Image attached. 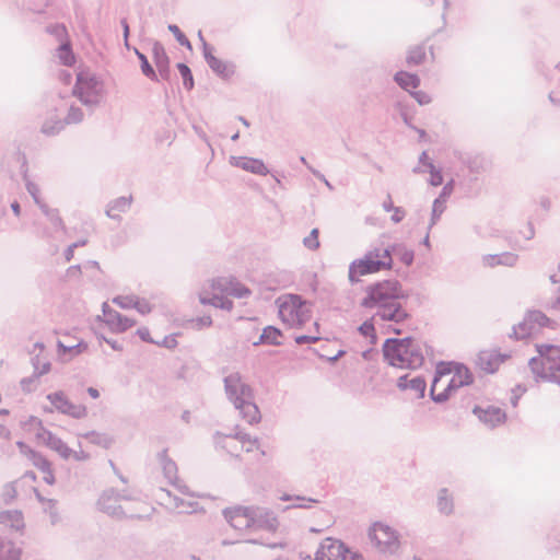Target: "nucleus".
I'll return each instance as SVG.
<instances>
[{"instance_id":"nucleus-1","label":"nucleus","mask_w":560,"mask_h":560,"mask_svg":"<svg viewBox=\"0 0 560 560\" xmlns=\"http://www.w3.org/2000/svg\"><path fill=\"white\" fill-rule=\"evenodd\" d=\"M224 520L240 534H266L277 536L283 526L277 512L255 505H234L223 510Z\"/></svg>"},{"instance_id":"nucleus-2","label":"nucleus","mask_w":560,"mask_h":560,"mask_svg":"<svg viewBox=\"0 0 560 560\" xmlns=\"http://www.w3.org/2000/svg\"><path fill=\"white\" fill-rule=\"evenodd\" d=\"M471 382V374L466 366L454 362H442L438 364L432 382V398L436 401H443L455 390L469 385Z\"/></svg>"},{"instance_id":"nucleus-3","label":"nucleus","mask_w":560,"mask_h":560,"mask_svg":"<svg viewBox=\"0 0 560 560\" xmlns=\"http://www.w3.org/2000/svg\"><path fill=\"white\" fill-rule=\"evenodd\" d=\"M250 291L242 283L234 279L219 278L209 283L200 293V302L202 304H211L215 307H232L230 298H245Z\"/></svg>"},{"instance_id":"nucleus-4","label":"nucleus","mask_w":560,"mask_h":560,"mask_svg":"<svg viewBox=\"0 0 560 560\" xmlns=\"http://www.w3.org/2000/svg\"><path fill=\"white\" fill-rule=\"evenodd\" d=\"M387 362L400 369H416L423 363L419 346L410 338L389 339L383 348Z\"/></svg>"},{"instance_id":"nucleus-5","label":"nucleus","mask_w":560,"mask_h":560,"mask_svg":"<svg viewBox=\"0 0 560 560\" xmlns=\"http://www.w3.org/2000/svg\"><path fill=\"white\" fill-rule=\"evenodd\" d=\"M537 354L529 360L532 372L544 381L560 385V346L537 343Z\"/></svg>"},{"instance_id":"nucleus-6","label":"nucleus","mask_w":560,"mask_h":560,"mask_svg":"<svg viewBox=\"0 0 560 560\" xmlns=\"http://www.w3.org/2000/svg\"><path fill=\"white\" fill-rule=\"evenodd\" d=\"M225 390L230 400L249 423H258L261 419L258 407L253 402L252 389L242 381L238 374L225 378Z\"/></svg>"},{"instance_id":"nucleus-7","label":"nucleus","mask_w":560,"mask_h":560,"mask_svg":"<svg viewBox=\"0 0 560 560\" xmlns=\"http://www.w3.org/2000/svg\"><path fill=\"white\" fill-rule=\"evenodd\" d=\"M392 264V255L387 248H375L366 253L362 258L351 262L348 275L349 280L358 282L361 277L389 269Z\"/></svg>"},{"instance_id":"nucleus-8","label":"nucleus","mask_w":560,"mask_h":560,"mask_svg":"<svg viewBox=\"0 0 560 560\" xmlns=\"http://www.w3.org/2000/svg\"><path fill=\"white\" fill-rule=\"evenodd\" d=\"M280 319L290 328H302L311 319V306L299 295L285 294L277 300Z\"/></svg>"},{"instance_id":"nucleus-9","label":"nucleus","mask_w":560,"mask_h":560,"mask_svg":"<svg viewBox=\"0 0 560 560\" xmlns=\"http://www.w3.org/2000/svg\"><path fill=\"white\" fill-rule=\"evenodd\" d=\"M217 444L236 458H244L246 454L248 455V460H258L265 456V451L261 450L258 440L246 434L237 433L235 435L221 436L218 439Z\"/></svg>"},{"instance_id":"nucleus-10","label":"nucleus","mask_w":560,"mask_h":560,"mask_svg":"<svg viewBox=\"0 0 560 560\" xmlns=\"http://www.w3.org/2000/svg\"><path fill=\"white\" fill-rule=\"evenodd\" d=\"M545 328L553 329L555 322L541 311L532 310L526 312L523 319L513 326L512 336L523 340L534 337Z\"/></svg>"},{"instance_id":"nucleus-11","label":"nucleus","mask_w":560,"mask_h":560,"mask_svg":"<svg viewBox=\"0 0 560 560\" xmlns=\"http://www.w3.org/2000/svg\"><path fill=\"white\" fill-rule=\"evenodd\" d=\"M399 283L395 280H384L366 288V296L362 300L364 307L386 305L390 300L402 298Z\"/></svg>"},{"instance_id":"nucleus-12","label":"nucleus","mask_w":560,"mask_h":560,"mask_svg":"<svg viewBox=\"0 0 560 560\" xmlns=\"http://www.w3.org/2000/svg\"><path fill=\"white\" fill-rule=\"evenodd\" d=\"M73 93L85 104H96L104 94V85L92 73L81 71L77 77Z\"/></svg>"},{"instance_id":"nucleus-13","label":"nucleus","mask_w":560,"mask_h":560,"mask_svg":"<svg viewBox=\"0 0 560 560\" xmlns=\"http://www.w3.org/2000/svg\"><path fill=\"white\" fill-rule=\"evenodd\" d=\"M314 560H364L363 557L350 549L336 538H326L315 552Z\"/></svg>"},{"instance_id":"nucleus-14","label":"nucleus","mask_w":560,"mask_h":560,"mask_svg":"<svg viewBox=\"0 0 560 560\" xmlns=\"http://www.w3.org/2000/svg\"><path fill=\"white\" fill-rule=\"evenodd\" d=\"M369 538L373 546L381 552H395L399 548V536L390 526L383 523H374L369 530Z\"/></svg>"},{"instance_id":"nucleus-15","label":"nucleus","mask_w":560,"mask_h":560,"mask_svg":"<svg viewBox=\"0 0 560 560\" xmlns=\"http://www.w3.org/2000/svg\"><path fill=\"white\" fill-rule=\"evenodd\" d=\"M472 413L479 421L491 428L503 424L506 420V413L502 408L486 400L476 404L472 407Z\"/></svg>"},{"instance_id":"nucleus-16","label":"nucleus","mask_w":560,"mask_h":560,"mask_svg":"<svg viewBox=\"0 0 560 560\" xmlns=\"http://www.w3.org/2000/svg\"><path fill=\"white\" fill-rule=\"evenodd\" d=\"M47 399L57 411L72 418L82 419L88 415V409L84 405L72 402L63 392L49 394Z\"/></svg>"},{"instance_id":"nucleus-17","label":"nucleus","mask_w":560,"mask_h":560,"mask_svg":"<svg viewBox=\"0 0 560 560\" xmlns=\"http://www.w3.org/2000/svg\"><path fill=\"white\" fill-rule=\"evenodd\" d=\"M100 319L108 327V329L116 334H121L136 326V320L131 317L125 316L114 308L109 307L106 303L103 305V314Z\"/></svg>"},{"instance_id":"nucleus-18","label":"nucleus","mask_w":560,"mask_h":560,"mask_svg":"<svg viewBox=\"0 0 560 560\" xmlns=\"http://www.w3.org/2000/svg\"><path fill=\"white\" fill-rule=\"evenodd\" d=\"M59 354L65 359L73 358L86 350V345L78 337L63 334L58 340Z\"/></svg>"},{"instance_id":"nucleus-19","label":"nucleus","mask_w":560,"mask_h":560,"mask_svg":"<svg viewBox=\"0 0 560 560\" xmlns=\"http://www.w3.org/2000/svg\"><path fill=\"white\" fill-rule=\"evenodd\" d=\"M506 355L501 354L498 350H482L478 355V365L486 373H494L505 361Z\"/></svg>"},{"instance_id":"nucleus-20","label":"nucleus","mask_w":560,"mask_h":560,"mask_svg":"<svg viewBox=\"0 0 560 560\" xmlns=\"http://www.w3.org/2000/svg\"><path fill=\"white\" fill-rule=\"evenodd\" d=\"M18 445H19L21 452L23 454H25L26 456H28L33 460V464L39 470H42V472L44 474L43 479L48 485H54L55 483V476H54L52 469L50 467V464L45 458H43L42 456L37 455L34 451H32L23 442H19Z\"/></svg>"},{"instance_id":"nucleus-21","label":"nucleus","mask_w":560,"mask_h":560,"mask_svg":"<svg viewBox=\"0 0 560 560\" xmlns=\"http://www.w3.org/2000/svg\"><path fill=\"white\" fill-rule=\"evenodd\" d=\"M230 164L246 172L262 176L267 175L269 172L261 160L248 156H231Z\"/></svg>"},{"instance_id":"nucleus-22","label":"nucleus","mask_w":560,"mask_h":560,"mask_svg":"<svg viewBox=\"0 0 560 560\" xmlns=\"http://www.w3.org/2000/svg\"><path fill=\"white\" fill-rule=\"evenodd\" d=\"M43 439L46 445L52 451L57 452L63 458L75 457V452L71 451L67 444L58 436L54 435L50 432H45Z\"/></svg>"},{"instance_id":"nucleus-23","label":"nucleus","mask_w":560,"mask_h":560,"mask_svg":"<svg viewBox=\"0 0 560 560\" xmlns=\"http://www.w3.org/2000/svg\"><path fill=\"white\" fill-rule=\"evenodd\" d=\"M206 60L209 65V67L217 72L218 74L228 78L233 73L232 67L225 62L224 60L220 59L219 57L214 56L211 52H206Z\"/></svg>"},{"instance_id":"nucleus-24","label":"nucleus","mask_w":560,"mask_h":560,"mask_svg":"<svg viewBox=\"0 0 560 560\" xmlns=\"http://www.w3.org/2000/svg\"><path fill=\"white\" fill-rule=\"evenodd\" d=\"M153 60L160 73L166 78L168 74L170 60L165 49L159 44L153 46Z\"/></svg>"},{"instance_id":"nucleus-25","label":"nucleus","mask_w":560,"mask_h":560,"mask_svg":"<svg viewBox=\"0 0 560 560\" xmlns=\"http://www.w3.org/2000/svg\"><path fill=\"white\" fill-rule=\"evenodd\" d=\"M131 207V198L120 197L110 202L107 214L113 219L120 218L121 213L127 212Z\"/></svg>"},{"instance_id":"nucleus-26","label":"nucleus","mask_w":560,"mask_h":560,"mask_svg":"<svg viewBox=\"0 0 560 560\" xmlns=\"http://www.w3.org/2000/svg\"><path fill=\"white\" fill-rule=\"evenodd\" d=\"M395 81L406 91L412 93L415 89L418 88L420 80L418 75L400 71L395 75Z\"/></svg>"},{"instance_id":"nucleus-27","label":"nucleus","mask_w":560,"mask_h":560,"mask_svg":"<svg viewBox=\"0 0 560 560\" xmlns=\"http://www.w3.org/2000/svg\"><path fill=\"white\" fill-rule=\"evenodd\" d=\"M383 310L380 313V316L384 320H395V322H401L405 320L408 317V314L396 304H393L390 306L383 305Z\"/></svg>"},{"instance_id":"nucleus-28","label":"nucleus","mask_w":560,"mask_h":560,"mask_svg":"<svg viewBox=\"0 0 560 560\" xmlns=\"http://www.w3.org/2000/svg\"><path fill=\"white\" fill-rule=\"evenodd\" d=\"M281 338H282V332L280 331V329H278L273 326L266 327L262 330V334L260 336L261 342L269 343V345H280Z\"/></svg>"},{"instance_id":"nucleus-29","label":"nucleus","mask_w":560,"mask_h":560,"mask_svg":"<svg viewBox=\"0 0 560 560\" xmlns=\"http://www.w3.org/2000/svg\"><path fill=\"white\" fill-rule=\"evenodd\" d=\"M425 59V49L421 45L413 46L409 49L407 56V62L409 65H420Z\"/></svg>"},{"instance_id":"nucleus-30","label":"nucleus","mask_w":560,"mask_h":560,"mask_svg":"<svg viewBox=\"0 0 560 560\" xmlns=\"http://www.w3.org/2000/svg\"><path fill=\"white\" fill-rule=\"evenodd\" d=\"M133 308L141 315H148L153 311L154 304L151 299L137 295Z\"/></svg>"},{"instance_id":"nucleus-31","label":"nucleus","mask_w":560,"mask_h":560,"mask_svg":"<svg viewBox=\"0 0 560 560\" xmlns=\"http://www.w3.org/2000/svg\"><path fill=\"white\" fill-rule=\"evenodd\" d=\"M58 57L60 61L66 66H72L75 61V57L69 46V44H62L58 49Z\"/></svg>"},{"instance_id":"nucleus-32","label":"nucleus","mask_w":560,"mask_h":560,"mask_svg":"<svg viewBox=\"0 0 560 560\" xmlns=\"http://www.w3.org/2000/svg\"><path fill=\"white\" fill-rule=\"evenodd\" d=\"M137 295L133 294H121L113 299V303L122 310H131L135 306V300Z\"/></svg>"},{"instance_id":"nucleus-33","label":"nucleus","mask_w":560,"mask_h":560,"mask_svg":"<svg viewBox=\"0 0 560 560\" xmlns=\"http://www.w3.org/2000/svg\"><path fill=\"white\" fill-rule=\"evenodd\" d=\"M279 500L280 501H296L299 503H294V504H291L289 505L288 508H291V506H299V508H306V506H310V504H306V503H315L317 502V500H313V499H305L303 497H300V495H289L287 493H283L279 497Z\"/></svg>"},{"instance_id":"nucleus-34","label":"nucleus","mask_w":560,"mask_h":560,"mask_svg":"<svg viewBox=\"0 0 560 560\" xmlns=\"http://www.w3.org/2000/svg\"><path fill=\"white\" fill-rule=\"evenodd\" d=\"M177 68L184 80L185 88L191 90L194 86V79L190 69L185 63H178Z\"/></svg>"},{"instance_id":"nucleus-35","label":"nucleus","mask_w":560,"mask_h":560,"mask_svg":"<svg viewBox=\"0 0 560 560\" xmlns=\"http://www.w3.org/2000/svg\"><path fill=\"white\" fill-rule=\"evenodd\" d=\"M168 30H170V32H172V34L175 36V38L182 46H185V47L191 49L190 42L188 40V38L185 36V34L179 30V27L177 25L172 24L168 26Z\"/></svg>"},{"instance_id":"nucleus-36","label":"nucleus","mask_w":560,"mask_h":560,"mask_svg":"<svg viewBox=\"0 0 560 560\" xmlns=\"http://www.w3.org/2000/svg\"><path fill=\"white\" fill-rule=\"evenodd\" d=\"M318 234V230L313 229L310 235L304 238V245L310 249H317L319 247Z\"/></svg>"},{"instance_id":"nucleus-37","label":"nucleus","mask_w":560,"mask_h":560,"mask_svg":"<svg viewBox=\"0 0 560 560\" xmlns=\"http://www.w3.org/2000/svg\"><path fill=\"white\" fill-rule=\"evenodd\" d=\"M22 427L24 429V431L26 432H31V431H38L42 429V420L38 419L37 417H28L27 420H25L23 423H22Z\"/></svg>"},{"instance_id":"nucleus-38","label":"nucleus","mask_w":560,"mask_h":560,"mask_svg":"<svg viewBox=\"0 0 560 560\" xmlns=\"http://www.w3.org/2000/svg\"><path fill=\"white\" fill-rule=\"evenodd\" d=\"M430 171V183L433 186H440L443 183V176L440 171H438L432 163L428 164Z\"/></svg>"},{"instance_id":"nucleus-39","label":"nucleus","mask_w":560,"mask_h":560,"mask_svg":"<svg viewBox=\"0 0 560 560\" xmlns=\"http://www.w3.org/2000/svg\"><path fill=\"white\" fill-rule=\"evenodd\" d=\"M19 552L9 549L0 541V560H18Z\"/></svg>"},{"instance_id":"nucleus-40","label":"nucleus","mask_w":560,"mask_h":560,"mask_svg":"<svg viewBox=\"0 0 560 560\" xmlns=\"http://www.w3.org/2000/svg\"><path fill=\"white\" fill-rule=\"evenodd\" d=\"M138 55H139V58H140V60L142 62L141 63L142 72L147 77H149L151 79H155L156 78L155 72H154L153 68L150 66V63L148 62V59L145 58V56L142 55V54H138Z\"/></svg>"},{"instance_id":"nucleus-41","label":"nucleus","mask_w":560,"mask_h":560,"mask_svg":"<svg viewBox=\"0 0 560 560\" xmlns=\"http://www.w3.org/2000/svg\"><path fill=\"white\" fill-rule=\"evenodd\" d=\"M164 470L166 471L167 477L170 478L171 481H176L177 468L174 462L170 459L165 460Z\"/></svg>"},{"instance_id":"nucleus-42","label":"nucleus","mask_w":560,"mask_h":560,"mask_svg":"<svg viewBox=\"0 0 560 560\" xmlns=\"http://www.w3.org/2000/svg\"><path fill=\"white\" fill-rule=\"evenodd\" d=\"M360 332L365 336V337H370L372 339L375 338V329H374V326L371 322H364L360 328H359Z\"/></svg>"},{"instance_id":"nucleus-43","label":"nucleus","mask_w":560,"mask_h":560,"mask_svg":"<svg viewBox=\"0 0 560 560\" xmlns=\"http://www.w3.org/2000/svg\"><path fill=\"white\" fill-rule=\"evenodd\" d=\"M439 506H440L441 511L446 512V513L451 512V510H452V502L447 498L445 491H443V495L440 497Z\"/></svg>"},{"instance_id":"nucleus-44","label":"nucleus","mask_w":560,"mask_h":560,"mask_svg":"<svg viewBox=\"0 0 560 560\" xmlns=\"http://www.w3.org/2000/svg\"><path fill=\"white\" fill-rule=\"evenodd\" d=\"M317 340H319V336H317V335H302V336L295 337V342L299 345L311 343V342H315Z\"/></svg>"},{"instance_id":"nucleus-45","label":"nucleus","mask_w":560,"mask_h":560,"mask_svg":"<svg viewBox=\"0 0 560 560\" xmlns=\"http://www.w3.org/2000/svg\"><path fill=\"white\" fill-rule=\"evenodd\" d=\"M137 335L145 342H153L150 331L147 327L139 328Z\"/></svg>"},{"instance_id":"nucleus-46","label":"nucleus","mask_w":560,"mask_h":560,"mask_svg":"<svg viewBox=\"0 0 560 560\" xmlns=\"http://www.w3.org/2000/svg\"><path fill=\"white\" fill-rule=\"evenodd\" d=\"M413 96L419 102V104H428L430 102V96L424 92H416Z\"/></svg>"},{"instance_id":"nucleus-47","label":"nucleus","mask_w":560,"mask_h":560,"mask_svg":"<svg viewBox=\"0 0 560 560\" xmlns=\"http://www.w3.org/2000/svg\"><path fill=\"white\" fill-rule=\"evenodd\" d=\"M411 384H412V386H413V387H416V388H418V389H420V390H422V392H423V390H424V388H425V384H424V382H423L422 380H420V378H415V380H412V381H411Z\"/></svg>"},{"instance_id":"nucleus-48","label":"nucleus","mask_w":560,"mask_h":560,"mask_svg":"<svg viewBox=\"0 0 560 560\" xmlns=\"http://www.w3.org/2000/svg\"><path fill=\"white\" fill-rule=\"evenodd\" d=\"M88 393L89 395L93 398V399H97L100 397V392L98 389L94 388V387H89L88 388Z\"/></svg>"},{"instance_id":"nucleus-49","label":"nucleus","mask_w":560,"mask_h":560,"mask_svg":"<svg viewBox=\"0 0 560 560\" xmlns=\"http://www.w3.org/2000/svg\"><path fill=\"white\" fill-rule=\"evenodd\" d=\"M166 347L168 348H172L176 345V340L174 337H167L164 339V342H163Z\"/></svg>"},{"instance_id":"nucleus-50","label":"nucleus","mask_w":560,"mask_h":560,"mask_svg":"<svg viewBox=\"0 0 560 560\" xmlns=\"http://www.w3.org/2000/svg\"><path fill=\"white\" fill-rule=\"evenodd\" d=\"M402 260H404L405 264L410 265L411 261H412V254L411 253H406L402 256Z\"/></svg>"},{"instance_id":"nucleus-51","label":"nucleus","mask_w":560,"mask_h":560,"mask_svg":"<svg viewBox=\"0 0 560 560\" xmlns=\"http://www.w3.org/2000/svg\"><path fill=\"white\" fill-rule=\"evenodd\" d=\"M13 212L16 214V215H20L21 213V208H20V205L18 202H13L12 206H11Z\"/></svg>"},{"instance_id":"nucleus-52","label":"nucleus","mask_w":560,"mask_h":560,"mask_svg":"<svg viewBox=\"0 0 560 560\" xmlns=\"http://www.w3.org/2000/svg\"><path fill=\"white\" fill-rule=\"evenodd\" d=\"M57 125H58V126L56 127V129H59V128L61 127V126H60L61 124H60V122H57ZM54 130H55V128H48L47 126H44V127H43V131H44L45 133H51V132H54Z\"/></svg>"},{"instance_id":"nucleus-53","label":"nucleus","mask_w":560,"mask_h":560,"mask_svg":"<svg viewBox=\"0 0 560 560\" xmlns=\"http://www.w3.org/2000/svg\"><path fill=\"white\" fill-rule=\"evenodd\" d=\"M122 26H124V35H125V38L127 39L128 35H129V26L126 21L122 22Z\"/></svg>"},{"instance_id":"nucleus-54","label":"nucleus","mask_w":560,"mask_h":560,"mask_svg":"<svg viewBox=\"0 0 560 560\" xmlns=\"http://www.w3.org/2000/svg\"><path fill=\"white\" fill-rule=\"evenodd\" d=\"M341 353H342V351H338V353H337L336 355H334V357H327V358H328V359H334V360H335V359H337L338 357H340V355H341Z\"/></svg>"},{"instance_id":"nucleus-55","label":"nucleus","mask_w":560,"mask_h":560,"mask_svg":"<svg viewBox=\"0 0 560 560\" xmlns=\"http://www.w3.org/2000/svg\"><path fill=\"white\" fill-rule=\"evenodd\" d=\"M555 307L560 310V299L556 302Z\"/></svg>"},{"instance_id":"nucleus-56","label":"nucleus","mask_w":560,"mask_h":560,"mask_svg":"<svg viewBox=\"0 0 560 560\" xmlns=\"http://www.w3.org/2000/svg\"><path fill=\"white\" fill-rule=\"evenodd\" d=\"M0 413H8V410H2L0 411Z\"/></svg>"}]
</instances>
